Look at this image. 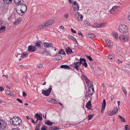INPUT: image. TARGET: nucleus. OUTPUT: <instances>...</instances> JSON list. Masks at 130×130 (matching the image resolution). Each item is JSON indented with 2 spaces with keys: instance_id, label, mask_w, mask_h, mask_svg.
<instances>
[{
  "instance_id": "1",
  "label": "nucleus",
  "mask_w": 130,
  "mask_h": 130,
  "mask_svg": "<svg viewBox=\"0 0 130 130\" xmlns=\"http://www.w3.org/2000/svg\"><path fill=\"white\" fill-rule=\"evenodd\" d=\"M10 122L11 124L13 125L19 126L22 124V121L20 118L18 117H14L10 119Z\"/></svg>"
},
{
  "instance_id": "2",
  "label": "nucleus",
  "mask_w": 130,
  "mask_h": 130,
  "mask_svg": "<svg viewBox=\"0 0 130 130\" xmlns=\"http://www.w3.org/2000/svg\"><path fill=\"white\" fill-rule=\"evenodd\" d=\"M54 22V20H50L46 21L45 23L39 25L38 27V28L39 29H43L45 27H47L49 25L53 24Z\"/></svg>"
},
{
  "instance_id": "3",
  "label": "nucleus",
  "mask_w": 130,
  "mask_h": 130,
  "mask_svg": "<svg viewBox=\"0 0 130 130\" xmlns=\"http://www.w3.org/2000/svg\"><path fill=\"white\" fill-rule=\"evenodd\" d=\"M118 30L122 33H125L127 32L128 28L124 24H121Z\"/></svg>"
},
{
  "instance_id": "4",
  "label": "nucleus",
  "mask_w": 130,
  "mask_h": 130,
  "mask_svg": "<svg viewBox=\"0 0 130 130\" xmlns=\"http://www.w3.org/2000/svg\"><path fill=\"white\" fill-rule=\"evenodd\" d=\"M20 4H17V6L16 7V9L17 12L19 15L22 16L24 14V13L23 11L22 12L21 6Z\"/></svg>"
},
{
  "instance_id": "5",
  "label": "nucleus",
  "mask_w": 130,
  "mask_h": 130,
  "mask_svg": "<svg viewBox=\"0 0 130 130\" xmlns=\"http://www.w3.org/2000/svg\"><path fill=\"white\" fill-rule=\"evenodd\" d=\"M51 86H50V87ZM52 90V89L50 87L46 90L43 89L42 90V93L45 96H48L51 92Z\"/></svg>"
},
{
  "instance_id": "6",
  "label": "nucleus",
  "mask_w": 130,
  "mask_h": 130,
  "mask_svg": "<svg viewBox=\"0 0 130 130\" xmlns=\"http://www.w3.org/2000/svg\"><path fill=\"white\" fill-rule=\"evenodd\" d=\"M83 77L87 84L88 85H89V87H93V85L92 82L91 81H90L86 76L84 75H83Z\"/></svg>"
},
{
  "instance_id": "7",
  "label": "nucleus",
  "mask_w": 130,
  "mask_h": 130,
  "mask_svg": "<svg viewBox=\"0 0 130 130\" xmlns=\"http://www.w3.org/2000/svg\"><path fill=\"white\" fill-rule=\"evenodd\" d=\"M6 126V123L3 120H0V130H3Z\"/></svg>"
},
{
  "instance_id": "8",
  "label": "nucleus",
  "mask_w": 130,
  "mask_h": 130,
  "mask_svg": "<svg viewBox=\"0 0 130 130\" xmlns=\"http://www.w3.org/2000/svg\"><path fill=\"white\" fill-rule=\"evenodd\" d=\"M73 67L77 71H79L81 70V68H80V66L78 64V61L76 62H74L72 64Z\"/></svg>"
},
{
  "instance_id": "9",
  "label": "nucleus",
  "mask_w": 130,
  "mask_h": 130,
  "mask_svg": "<svg viewBox=\"0 0 130 130\" xmlns=\"http://www.w3.org/2000/svg\"><path fill=\"white\" fill-rule=\"evenodd\" d=\"M75 17L78 21H82L83 18L82 15L80 14L78 12H76V13L75 15Z\"/></svg>"
},
{
  "instance_id": "10",
  "label": "nucleus",
  "mask_w": 130,
  "mask_h": 130,
  "mask_svg": "<svg viewBox=\"0 0 130 130\" xmlns=\"http://www.w3.org/2000/svg\"><path fill=\"white\" fill-rule=\"evenodd\" d=\"M88 94L89 95H92L94 93L93 86L89 87L88 91Z\"/></svg>"
},
{
  "instance_id": "11",
  "label": "nucleus",
  "mask_w": 130,
  "mask_h": 130,
  "mask_svg": "<svg viewBox=\"0 0 130 130\" xmlns=\"http://www.w3.org/2000/svg\"><path fill=\"white\" fill-rule=\"evenodd\" d=\"M72 7L75 10L77 11L79 9V7L78 4L76 1H74L73 3Z\"/></svg>"
},
{
  "instance_id": "12",
  "label": "nucleus",
  "mask_w": 130,
  "mask_h": 130,
  "mask_svg": "<svg viewBox=\"0 0 130 130\" xmlns=\"http://www.w3.org/2000/svg\"><path fill=\"white\" fill-rule=\"evenodd\" d=\"M20 5H21V9H22V12L23 11V12L24 13V14L25 13L26 11L27 10V6L25 4H23V3H21Z\"/></svg>"
},
{
  "instance_id": "13",
  "label": "nucleus",
  "mask_w": 130,
  "mask_h": 130,
  "mask_svg": "<svg viewBox=\"0 0 130 130\" xmlns=\"http://www.w3.org/2000/svg\"><path fill=\"white\" fill-rule=\"evenodd\" d=\"M36 49L37 48L35 46L31 45L29 46L28 50L29 52H34L36 50Z\"/></svg>"
},
{
  "instance_id": "14",
  "label": "nucleus",
  "mask_w": 130,
  "mask_h": 130,
  "mask_svg": "<svg viewBox=\"0 0 130 130\" xmlns=\"http://www.w3.org/2000/svg\"><path fill=\"white\" fill-rule=\"evenodd\" d=\"M106 101L105 99H103V103L102 104V108L101 110V112L103 113L104 110L106 106Z\"/></svg>"
},
{
  "instance_id": "15",
  "label": "nucleus",
  "mask_w": 130,
  "mask_h": 130,
  "mask_svg": "<svg viewBox=\"0 0 130 130\" xmlns=\"http://www.w3.org/2000/svg\"><path fill=\"white\" fill-rule=\"evenodd\" d=\"M117 7L116 6H113L110 10V12L111 14H115L117 10Z\"/></svg>"
},
{
  "instance_id": "16",
  "label": "nucleus",
  "mask_w": 130,
  "mask_h": 130,
  "mask_svg": "<svg viewBox=\"0 0 130 130\" xmlns=\"http://www.w3.org/2000/svg\"><path fill=\"white\" fill-rule=\"evenodd\" d=\"M118 109L117 108V107H116L115 108H114V110H115V111H112L110 112L109 113V115L111 116L113 115L116 114L117 112Z\"/></svg>"
},
{
  "instance_id": "17",
  "label": "nucleus",
  "mask_w": 130,
  "mask_h": 130,
  "mask_svg": "<svg viewBox=\"0 0 130 130\" xmlns=\"http://www.w3.org/2000/svg\"><path fill=\"white\" fill-rule=\"evenodd\" d=\"M106 43L109 47H110L112 46V43L109 39H106L105 41Z\"/></svg>"
},
{
  "instance_id": "18",
  "label": "nucleus",
  "mask_w": 130,
  "mask_h": 130,
  "mask_svg": "<svg viewBox=\"0 0 130 130\" xmlns=\"http://www.w3.org/2000/svg\"><path fill=\"white\" fill-rule=\"evenodd\" d=\"M43 45L46 48L53 47V44L52 43H49L47 42L44 43Z\"/></svg>"
},
{
  "instance_id": "19",
  "label": "nucleus",
  "mask_w": 130,
  "mask_h": 130,
  "mask_svg": "<svg viewBox=\"0 0 130 130\" xmlns=\"http://www.w3.org/2000/svg\"><path fill=\"white\" fill-rule=\"evenodd\" d=\"M120 39L121 41H123V42H125L127 40V38L125 37L123 35H120L119 36Z\"/></svg>"
},
{
  "instance_id": "20",
  "label": "nucleus",
  "mask_w": 130,
  "mask_h": 130,
  "mask_svg": "<svg viewBox=\"0 0 130 130\" xmlns=\"http://www.w3.org/2000/svg\"><path fill=\"white\" fill-rule=\"evenodd\" d=\"M65 51L68 55L73 53L72 50L68 47L66 49Z\"/></svg>"
},
{
  "instance_id": "21",
  "label": "nucleus",
  "mask_w": 130,
  "mask_h": 130,
  "mask_svg": "<svg viewBox=\"0 0 130 130\" xmlns=\"http://www.w3.org/2000/svg\"><path fill=\"white\" fill-rule=\"evenodd\" d=\"M35 117L37 121L42 120V117L40 116L38 113H37L35 115Z\"/></svg>"
},
{
  "instance_id": "22",
  "label": "nucleus",
  "mask_w": 130,
  "mask_h": 130,
  "mask_svg": "<svg viewBox=\"0 0 130 130\" xmlns=\"http://www.w3.org/2000/svg\"><path fill=\"white\" fill-rule=\"evenodd\" d=\"M91 101H89L87 103L86 105V107L88 109L91 110Z\"/></svg>"
},
{
  "instance_id": "23",
  "label": "nucleus",
  "mask_w": 130,
  "mask_h": 130,
  "mask_svg": "<svg viewBox=\"0 0 130 130\" xmlns=\"http://www.w3.org/2000/svg\"><path fill=\"white\" fill-rule=\"evenodd\" d=\"M108 57L109 58L112 60H115V58L114 57V54L112 53H110L109 54Z\"/></svg>"
},
{
  "instance_id": "24",
  "label": "nucleus",
  "mask_w": 130,
  "mask_h": 130,
  "mask_svg": "<svg viewBox=\"0 0 130 130\" xmlns=\"http://www.w3.org/2000/svg\"><path fill=\"white\" fill-rule=\"evenodd\" d=\"M41 42L37 41L35 44V46L37 47L38 48L40 49L41 47Z\"/></svg>"
},
{
  "instance_id": "25",
  "label": "nucleus",
  "mask_w": 130,
  "mask_h": 130,
  "mask_svg": "<svg viewBox=\"0 0 130 130\" xmlns=\"http://www.w3.org/2000/svg\"><path fill=\"white\" fill-rule=\"evenodd\" d=\"M60 68L67 69H70V67L68 65H62L60 66Z\"/></svg>"
},
{
  "instance_id": "26",
  "label": "nucleus",
  "mask_w": 130,
  "mask_h": 130,
  "mask_svg": "<svg viewBox=\"0 0 130 130\" xmlns=\"http://www.w3.org/2000/svg\"><path fill=\"white\" fill-rule=\"evenodd\" d=\"M21 20L22 19L21 18H19L15 19V21L14 22V23L15 25H18L21 22Z\"/></svg>"
},
{
  "instance_id": "27",
  "label": "nucleus",
  "mask_w": 130,
  "mask_h": 130,
  "mask_svg": "<svg viewBox=\"0 0 130 130\" xmlns=\"http://www.w3.org/2000/svg\"><path fill=\"white\" fill-rule=\"evenodd\" d=\"M68 37L70 39L74 40L77 43V41L76 40L75 38L73 37L71 35H68Z\"/></svg>"
},
{
  "instance_id": "28",
  "label": "nucleus",
  "mask_w": 130,
  "mask_h": 130,
  "mask_svg": "<svg viewBox=\"0 0 130 130\" xmlns=\"http://www.w3.org/2000/svg\"><path fill=\"white\" fill-rule=\"evenodd\" d=\"M28 55V54L27 53H22L21 55L19 54L17 56H19L20 57H21L22 58H24V57H26Z\"/></svg>"
},
{
  "instance_id": "29",
  "label": "nucleus",
  "mask_w": 130,
  "mask_h": 130,
  "mask_svg": "<svg viewBox=\"0 0 130 130\" xmlns=\"http://www.w3.org/2000/svg\"><path fill=\"white\" fill-rule=\"evenodd\" d=\"M112 34L113 35V37L116 38H117L118 37V33L116 31L113 32Z\"/></svg>"
},
{
  "instance_id": "30",
  "label": "nucleus",
  "mask_w": 130,
  "mask_h": 130,
  "mask_svg": "<svg viewBox=\"0 0 130 130\" xmlns=\"http://www.w3.org/2000/svg\"><path fill=\"white\" fill-rule=\"evenodd\" d=\"M14 3L16 4H20L23 3L24 2L23 0H15Z\"/></svg>"
},
{
  "instance_id": "31",
  "label": "nucleus",
  "mask_w": 130,
  "mask_h": 130,
  "mask_svg": "<svg viewBox=\"0 0 130 130\" xmlns=\"http://www.w3.org/2000/svg\"><path fill=\"white\" fill-rule=\"evenodd\" d=\"M87 36L91 38H93L95 36L94 34H87Z\"/></svg>"
},
{
  "instance_id": "32",
  "label": "nucleus",
  "mask_w": 130,
  "mask_h": 130,
  "mask_svg": "<svg viewBox=\"0 0 130 130\" xmlns=\"http://www.w3.org/2000/svg\"><path fill=\"white\" fill-rule=\"evenodd\" d=\"M62 57L61 55H58L55 56V59L58 60H60L61 59Z\"/></svg>"
},
{
  "instance_id": "33",
  "label": "nucleus",
  "mask_w": 130,
  "mask_h": 130,
  "mask_svg": "<svg viewBox=\"0 0 130 130\" xmlns=\"http://www.w3.org/2000/svg\"><path fill=\"white\" fill-rule=\"evenodd\" d=\"M54 123L53 122H51L50 121L48 120L46 122H45V124H46L49 125H52V124Z\"/></svg>"
},
{
  "instance_id": "34",
  "label": "nucleus",
  "mask_w": 130,
  "mask_h": 130,
  "mask_svg": "<svg viewBox=\"0 0 130 130\" xmlns=\"http://www.w3.org/2000/svg\"><path fill=\"white\" fill-rule=\"evenodd\" d=\"M43 53H45V54L46 55H51L50 52H47L46 49H45L43 51V53H42V54H43Z\"/></svg>"
},
{
  "instance_id": "35",
  "label": "nucleus",
  "mask_w": 130,
  "mask_h": 130,
  "mask_svg": "<svg viewBox=\"0 0 130 130\" xmlns=\"http://www.w3.org/2000/svg\"><path fill=\"white\" fill-rule=\"evenodd\" d=\"M84 23L85 24V25L87 26H90L91 25V23L90 22H88L87 20H85L84 21Z\"/></svg>"
},
{
  "instance_id": "36",
  "label": "nucleus",
  "mask_w": 130,
  "mask_h": 130,
  "mask_svg": "<svg viewBox=\"0 0 130 130\" xmlns=\"http://www.w3.org/2000/svg\"><path fill=\"white\" fill-rule=\"evenodd\" d=\"M5 3L6 4L11 3H12V0H3Z\"/></svg>"
},
{
  "instance_id": "37",
  "label": "nucleus",
  "mask_w": 130,
  "mask_h": 130,
  "mask_svg": "<svg viewBox=\"0 0 130 130\" xmlns=\"http://www.w3.org/2000/svg\"><path fill=\"white\" fill-rule=\"evenodd\" d=\"M118 117H119V118L121 120L122 122H125V119L124 118H123L122 117V116L119 115H118Z\"/></svg>"
},
{
  "instance_id": "38",
  "label": "nucleus",
  "mask_w": 130,
  "mask_h": 130,
  "mask_svg": "<svg viewBox=\"0 0 130 130\" xmlns=\"http://www.w3.org/2000/svg\"><path fill=\"white\" fill-rule=\"evenodd\" d=\"M51 103H54L57 104L58 103V101L55 100L54 99H52L51 100Z\"/></svg>"
},
{
  "instance_id": "39",
  "label": "nucleus",
  "mask_w": 130,
  "mask_h": 130,
  "mask_svg": "<svg viewBox=\"0 0 130 130\" xmlns=\"http://www.w3.org/2000/svg\"><path fill=\"white\" fill-rule=\"evenodd\" d=\"M105 24L104 23L101 24H99V28H102L104 27Z\"/></svg>"
},
{
  "instance_id": "40",
  "label": "nucleus",
  "mask_w": 130,
  "mask_h": 130,
  "mask_svg": "<svg viewBox=\"0 0 130 130\" xmlns=\"http://www.w3.org/2000/svg\"><path fill=\"white\" fill-rule=\"evenodd\" d=\"M5 93L6 94L9 95H11V92L9 90H6L5 92Z\"/></svg>"
},
{
  "instance_id": "41",
  "label": "nucleus",
  "mask_w": 130,
  "mask_h": 130,
  "mask_svg": "<svg viewBox=\"0 0 130 130\" xmlns=\"http://www.w3.org/2000/svg\"><path fill=\"white\" fill-rule=\"evenodd\" d=\"M94 115L92 114H90L88 115V119L89 120H90L93 117Z\"/></svg>"
},
{
  "instance_id": "42",
  "label": "nucleus",
  "mask_w": 130,
  "mask_h": 130,
  "mask_svg": "<svg viewBox=\"0 0 130 130\" xmlns=\"http://www.w3.org/2000/svg\"><path fill=\"white\" fill-rule=\"evenodd\" d=\"M123 92L124 93L125 95H127V91L125 89H123V88H122Z\"/></svg>"
},
{
  "instance_id": "43",
  "label": "nucleus",
  "mask_w": 130,
  "mask_h": 130,
  "mask_svg": "<svg viewBox=\"0 0 130 130\" xmlns=\"http://www.w3.org/2000/svg\"><path fill=\"white\" fill-rule=\"evenodd\" d=\"M86 57L90 61H92L93 60L92 58L90 56L87 55L86 56Z\"/></svg>"
},
{
  "instance_id": "44",
  "label": "nucleus",
  "mask_w": 130,
  "mask_h": 130,
  "mask_svg": "<svg viewBox=\"0 0 130 130\" xmlns=\"http://www.w3.org/2000/svg\"><path fill=\"white\" fill-rule=\"evenodd\" d=\"M99 24L97 23H95L93 25V26L94 27L96 28H99Z\"/></svg>"
},
{
  "instance_id": "45",
  "label": "nucleus",
  "mask_w": 130,
  "mask_h": 130,
  "mask_svg": "<svg viewBox=\"0 0 130 130\" xmlns=\"http://www.w3.org/2000/svg\"><path fill=\"white\" fill-rule=\"evenodd\" d=\"M69 14L68 13L65 14L64 15V17L65 19H67L68 17Z\"/></svg>"
},
{
  "instance_id": "46",
  "label": "nucleus",
  "mask_w": 130,
  "mask_h": 130,
  "mask_svg": "<svg viewBox=\"0 0 130 130\" xmlns=\"http://www.w3.org/2000/svg\"><path fill=\"white\" fill-rule=\"evenodd\" d=\"M22 93L23 96L24 97H25L26 96L27 94L24 91L22 92Z\"/></svg>"
},
{
  "instance_id": "47",
  "label": "nucleus",
  "mask_w": 130,
  "mask_h": 130,
  "mask_svg": "<svg viewBox=\"0 0 130 130\" xmlns=\"http://www.w3.org/2000/svg\"><path fill=\"white\" fill-rule=\"evenodd\" d=\"M6 28V27L5 26H3L2 27H1L0 28V30H1V31L2 30H4Z\"/></svg>"
},
{
  "instance_id": "48",
  "label": "nucleus",
  "mask_w": 130,
  "mask_h": 130,
  "mask_svg": "<svg viewBox=\"0 0 130 130\" xmlns=\"http://www.w3.org/2000/svg\"><path fill=\"white\" fill-rule=\"evenodd\" d=\"M83 65L85 67H87V64L86 62H85L83 63Z\"/></svg>"
},
{
  "instance_id": "49",
  "label": "nucleus",
  "mask_w": 130,
  "mask_h": 130,
  "mask_svg": "<svg viewBox=\"0 0 130 130\" xmlns=\"http://www.w3.org/2000/svg\"><path fill=\"white\" fill-rule=\"evenodd\" d=\"M16 100L20 103H22L23 102L22 101L19 99L18 98Z\"/></svg>"
},
{
  "instance_id": "50",
  "label": "nucleus",
  "mask_w": 130,
  "mask_h": 130,
  "mask_svg": "<svg viewBox=\"0 0 130 130\" xmlns=\"http://www.w3.org/2000/svg\"><path fill=\"white\" fill-rule=\"evenodd\" d=\"M30 119L31 120V122L32 123H33L34 124H35V122L34 121V120L32 118H30Z\"/></svg>"
},
{
  "instance_id": "51",
  "label": "nucleus",
  "mask_w": 130,
  "mask_h": 130,
  "mask_svg": "<svg viewBox=\"0 0 130 130\" xmlns=\"http://www.w3.org/2000/svg\"><path fill=\"white\" fill-rule=\"evenodd\" d=\"M117 103H118V109H119L120 108V107H119V106L120 105V101H118L117 102Z\"/></svg>"
},
{
  "instance_id": "52",
  "label": "nucleus",
  "mask_w": 130,
  "mask_h": 130,
  "mask_svg": "<svg viewBox=\"0 0 130 130\" xmlns=\"http://www.w3.org/2000/svg\"><path fill=\"white\" fill-rule=\"evenodd\" d=\"M4 90V88L1 86H0V91H3Z\"/></svg>"
},
{
  "instance_id": "53",
  "label": "nucleus",
  "mask_w": 130,
  "mask_h": 130,
  "mask_svg": "<svg viewBox=\"0 0 130 130\" xmlns=\"http://www.w3.org/2000/svg\"><path fill=\"white\" fill-rule=\"evenodd\" d=\"M3 23V22L2 20V19H0V26H1Z\"/></svg>"
},
{
  "instance_id": "54",
  "label": "nucleus",
  "mask_w": 130,
  "mask_h": 130,
  "mask_svg": "<svg viewBox=\"0 0 130 130\" xmlns=\"http://www.w3.org/2000/svg\"><path fill=\"white\" fill-rule=\"evenodd\" d=\"M37 67L39 69H40L41 68L42 66V64H39V65H37Z\"/></svg>"
},
{
  "instance_id": "55",
  "label": "nucleus",
  "mask_w": 130,
  "mask_h": 130,
  "mask_svg": "<svg viewBox=\"0 0 130 130\" xmlns=\"http://www.w3.org/2000/svg\"><path fill=\"white\" fill-rule=\"evenodd\" d=\"M128 125H125V129L126 130H128Z\"/></svg>"
},
{
  "instance_id": "56",
  "label": "nucleus",
  "mask_w": 130,
  "mask_h": 130,
  "mask_svg": "<svg viewBox=\"0 0 130 130\" xmlns=\"http://www.w3.org/2000/svg\"><path fill=\"white\" fill-rule=\"evenodd\" d=\"M71 31L73 33H76V31L74 30L73 29L71 28Z\"/></svg>"
},
{
  "instance_id": "57",
  "label": "nucleus",
  "mask_w": 130,
  "mask_h": 130,
  "mask_svg": "<svg viewBox=\"0 0 130 130\" xmlns=\"http://www.w3.org/2000/svg\"><path fill=\"white\" fill-rule=\"evenodd\" d=\"M79 61L80 62H78V64H79V65L80 66L81 64H83V63L82 60Z\"/></svg>"
},
{
  "instance_id": "58",
  "label": "nucleus",
  "mask_w": 130,
  "mask_h": 130,
  "mask_svg": "<svg viewBox=\"0 0 130 130\" xmlns=\"http://www.w3.org/2000/svg\"><path fill=\"white\" fill-rule=\"evenodd\" d=\"M122 62V61H121L119 59H118L117 60V63H121Z\"/></svg>"
},
{
  "instance_id": "59",
  "label": "nucleus",
  "mask_w": 130,
  "mask_h": 130,
  "mask_svg": "<svg viewBox=\"0 0 130 130\" xmlns=\"http://www.w3.org/2000/svg\"><path fill=\"white\" fill-rule=\"evenodd\" d=\"M3 76L4 77H5L6 78H8V75H3Z\"/></svg>"
},
{
  "instance_id": "60",
  "label": "nucleus",
  "mask_w": 130,
  "mask_h": 130,
  "mask_svg": "<svg viewBox=\"0 0 130 130\" xmlns=\"http://www.w3.org/2000/svg\"><path fill=\"white\" fill-rule=\"evenodd\" d=\"M40 124H41L40 121L39 122V123L38 124V125L37 126L38 127H39V128H40Z\"/></svg>"
},
{
  "instance_id": "61",
  "label": "nucleus",
  "mask_w": 130,
  "mask_h": 130,
  "mask_svg": "<svg viewBox=\"0 0 130 130\" xmlns=\"http://www.w3.org/2000/svg\"><path fill=\"white\" fill-rule=\"evenodd\" d=\"M63 51V49H61L60 50V51H59L58 53V54H62L61 52H62Z\"/></svg>"
},
{
  "instance_id": "62",
  "label": "nucleus",
  "mask_w": 130,
  "mask_h": 130,
  "mask_svg": "<svg viewBox=\"0 0 130 130\" xmlns=\"http://www.w3.org/2000/svg\"><path fill=\"white\" fill-rule=\"evenodd\" d=\"M59 28L61 29H64V27L62 26H60L59 27Z\"/></svg>"
},
{
  "instance_id": "63",
  "label": "nucleus",
  "mask_w": 130,
  "mask_h": 130,
  "mask_svg": "<svg viewBox=\"0 0 130 130\" xmlns=\"http://www.w3.org/2000/svg\"><path fill=\"white\" fill-rule=\"evenodd\" d=\"M36 128H35V130H40L39 127H38L37 125L36 126Z\"/></svg>"
},
{
  "instance_id": "64",
  "label": "nucleus",
  "mask_w": 130,
  "mask_h": 130,
  "mask_svg": "<svg viewBox=\"0 0 130 130\" xmlns=\"http://www.w3.org/2000/svg\"><path fill=\"white\" fill-rule=\"evenodd\" d=\"M12 130H20L18 128H13L12 129Z\"/></svg>"
}]
</instances>
